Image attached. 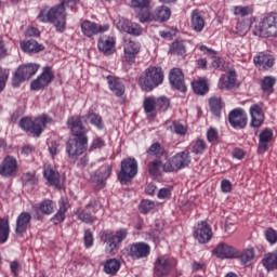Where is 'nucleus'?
Returning a JSON list of instances; mask_svg holds the SVG:
<instances>
[{"mask_svg":"<svg viewBox=\"0 0 277 277\" xmlns=\"http://www.w3.org/2000/svg\"><path fill=\"white\" fill-rule=\"evenodd\" d=\"M163 153H166V149L159 143L151 144L147 149V155H151L153 157H161Z\"/></svg>","mask_w":277,"mask_h":277,"instance_id":"obj_46","label":"nucleus"},{"mask_svg":"<svg viewBox=\"0 0 277 277\" xmlns=\"http://www.w3.org/2000/svg\"><path fill=\"white\" fill-rule=\"evenodd\" d=\"M250 116H251V127L254 129H259L263 121L265 120V115L263 114V108L259 106V104L252 105L250 107Z\"/></svg>","mask_w":277,"mask_h":277,"instance_id":"obj_21","label":"nucleus"},{"mask_svg":"<svg viewBox=\"0 0 277 277\" xmlns=\"http://www.w3.org/2000/svg\"><path fill=\"white\" fill-rule=\"evenodd\" d=\"M254 36L260 38H277V13L264 17L254 26Z\"/></svg>","mask_w":277,"mask_h":277,"instance_id":"obj_5","label":"nucleus"},{"mask_svg":"<svg viewBox=\"0 0 277 277\" xmlns=\"http://www.w3.org/2000/svg\"><path fill=\"white\" fill-rule=\"evenodd\" d=\"M109 90L116 94V96H122L124 94V85L118 78H108Z\"/></svg>","mask_w":277,"mask_h":277,"instance_id":"obj_38","label":"nucleus"},{"mask_svg":"<svg viewBox=\"0 0 277 277\" xmlns=\"http://www.w3.org/2000/svg\"><path fill=\"white\" fill-rule=\"evenodd\" d=\"M274 137V132L272 130L266 129L260 133V142H259V151L266 153L267 148H269V143Z\"/></svg>","mask_w":277,"mask_h":277,"instance_id":"obj_30","label":"nucleus"},{"mask_svg":"<svg viewBox=\"0 0 277 277\" xmlns=\"http://www.w3.org/2000/svg\"><path fill=\"white\" fill-rule=\"evenodd\" d=\"M238 36H246L250 31V21H242L236 25Z\"/></svg>","mask_w":277,"mask_h":277,"instance_id":"obj_49","label":"nucleus"},{"mask_svg":"<svg viewBox=\"0 0 277 277\" xmlns=\"http://www.w3.org/2000/svg\"><path fill=\"white\" fill-rule=\"evenodd\" d=\"M82 34L88 38H92V36H96V34H103V31H107L109 29V25L101 26L94 22L84 21L81 24Z\"/></svg>","mask_w":277,"mask_h":277,"instance_id":"obj_17","label":"nucleus"},{"mask_svg":"<svg viewBox=\"0 0 277 277\" xmlns=\"http://www.w3.org/2000/svg\"><path fill=\"white\" fill-rule=\"evenodd\" d=\"M131 5L136 10H146L150 8V0H131Z\"/></svg>","mask_w":277,"mask_h":277,"instance_id":"obj_55","label":"nucleus"},{"mask_svg":"<svg viewBox=\"0 0 277 277\" xmlns=\"http://www.w3.org/2000/svg\"><path fill=\"white\" fill-rule=\"evenodd\" d=\"M161 167V161L156 160L154 162H150L148 164V172L151 176H157L158 172H159V168Z\"/></svg>","mask_w":277,"mask_h":277,"instance_id":"obj_58","label":"nucleus"},{"mask_svg":"<svg viewBox=\"0 0 277 277\" xmlns=\"http://www.w3.org/2000/svg\"><path fill=\"white\" fill-rule=\"evenodd\" d=\"M253 62L260 70H267L274 66V56L261 52L253 58Z\"/></svg>","mask_w":277,"mask_h":277,"instance_id":"obj_23","label":"nucleus"},{"mask_svg":"<svg viewBox=\"0 0 277 277\" xmlns=\"http://www.w3.org/2000/svg\"><path fill=\"white\" fill-rule=\"evenodd\" d=\"M9 77L10 72L0 67V92H3V90H5V81H8Z\"/></svg>","mask_w":277,"mask_h":277,"instance_id":"obj_59","label":"nucleus"},{"mask_svg":"<svg viewBox=\"0 0 277 277\" xmlns=\"http://www.w3.org/2000/svg\"><path fill=\"white\" fill-rule=\"evenodd\" d=\"M213 237V232H211V227L207 222L202 221L199 223L195 230V239L199 241V243H207V241H211Z\"/></svg>","mask_w":277,"mask_h":277,"instance_id":"obj_18","label":"nucleus"},{"mask_svg":"<svg viewBox=\"0 0 277 277\" xmlns=\"http://www.w3.org/2000/svg\"><path fill=\"white\" fill-rule=\"evenodd\" d=\"M111 166H106L101 169L100 173L93 177V181H96L98 187L105 186V181L111 176Z\"/></svg>","mask_w":277,"mask_h":277,"instance_id":"obj_35","label":"nucleus"},{"mask_svg":"<svg viewBox=\"0 0 277 277\" xmlns=\"http://www.w3.org/2000/svg\"><path fill=\"white\" fill-rule=\"evenodd\" d=\"M11 272L14 276H18V272H21V263L18 261H13L10 263Z\"/></svg>","mask_w":277,"mask_h":277,"instance_id":"obj_63","label":"nucleus"},{"mask_svg":"<svg viewBox=\"0 0 277 277\" xmlns=\"http://www.w3.org/2000/svg\"><path fill=\"white\" fill-rule=\"evenodd\" d=\"M143 107L149 118L157 116V98L153 96L146 97L143 102Z\"/></svg>","mask_w":277,"mask_h":277,"instance_id":"obj_33","label":"nucleus"},{"mask_svg":"<svg viewBox=\"0 0 277 277\" xmlns=\"http://www.w3.org/2000/svg\"><path fill=\"white\" fill-rule=\"evenodd\" d=\"M10 239V221L0 219V243H5Z\"/></svg>","mask_w":277,"mask_h":277,"instance_id":"obj_39","label":"nucleus"},{"mask_svg":"<svg viewBox=\"0 0 277 277\" xmlns=\"http://www.w3.org/2000/svg\"><path fill=\"white\" fill-rule=\"evenodd\" d=\"M120 271V261L117 259H109L104 264L105 274H110L111 276L118 274Z\"/></svg>","mask_w":277,"mask_h":277,"instance_id":"obj_36","label":"nucleus"},{"mask_svg":"<svg viewBox=\"0 0 277 277\" xmlns=\"http://www.w3.org/2000/svg\"><path fill=\"white\" fill-rule=\"evenodd\" d=\"M129 235V230L127 228H121L116 232L115 235L110 234V237L117 241V243L120 246L127 239V236Z\"/></svg>","mask_w":277,"mask_h":277,"instance_id":"obj_50","label":"nucleus"},{"mask_svg":"<svg viewBox=\"0 0 277 277\" xmlns=\"http://www.w3.org/2000/svg\"><path fill=\"white\" fill-rule=\"evenodd\" d=\"M40 69V65L36 63H28L19 66L13 75L12 85L13 88H19L21 83L29 81L36 72Z\"/></svg>","mask_w":277,"mask_h":277,"instance_id":"obj_6","label":"nucleus"},{"mask_svg":"<svg viewBox=\"0 0 277 277\" xmlns=\"http://www.w3.org/2000/svg\"><path fill=\"white\" fill-rule=\"evenodd\" d=\"M190 27L197 34H200L205 29V17H202V12L194 10L192 12Z\"/></svg>","mask_w":277,"mask_h":277,"instance_id":"obj_25","label":"nucleus"},{"mask_svg":"<svg viewBox=\"0 0 277 277\" xmlns=\"http://www.w3.org/2000/svg\"><path fill=\"white\" fill-rule=\"evenodd\" d=\"M114 47H116V39L115 38H101L97 43L98 50L104 53V55H113Z\"/></svg>","mask_w":277,"mask_h":277,"instance_id":"obj_28","label":"nucleus"},{"mask_svg":"<svg viewBox=\"0 0 277 277\" xmlns=\"http://www.w3.org/2000/svg\"><path fill=\"white\" fill-rule=\"evenodd\" d=\"M98 209H101V205H98L96 199H92L87 203L85 210H80L77 212V217L84 224H94L96 216H94L92 213H98Z\"/></svg>","mask_w":277,"mask_h":277,"instance_id":"obj_8","label":"nucleus"},{"mask_svg":"<svg viewBox=\"0 0 277 277\" xmlns=\"http://www.w3.org/2000/svg\"><path fill=\"white\" fill-rule=\"evenodd\" d=\"M169 81L175 90L180 92H185L187 87L185 85V76L183 75V70L181 68H173L169 74Z\"/></svg>","mask_w":277,"mask_h":277,"instance_id":"obj_15","label":"nucleus"},{"mask_svg":"<svg viewBox=\"0 0 277 277\" xmlns=\"http://www.w3.org/2000/svg\"><path fill=\"white\" fill-rule=\"evenodd\" d=\"M169 53L171 55H185L186 53L185 41H174L170 45Z\"/></svg>","mask_w":277,"mask_h":277,"instance_id":"obj_42","label":"nucleus"},{"mask_svg":"<svg viewBox=\"0 0 277 277\" xmlns=\"http://www.w3.org/2000/svg\"><path fill=\"white\" fill-rule=\"evenodd\" d=\"M128 254L134 261L146 259V256L150 254V246H148L146 242L132 243L128 248Z\"/></svg>","mask_w":277,"mask_h":277,"instance_id":"obj_11","label":"nucleus"},{"mask_svg":"<svg viewBox=\"0 0 277 277\" xmlns=\"http://www.w3.org/2000/svg\"><path fill=\"white\" fill-rule=\"evenodd\" d=\"M140 51H142V45L140 44V42L133 40L126 42L123 52L127 64H135V57L140 55Z\"/></svg>","mask_w":277,"mask_h":277,"instance_id":"obj_13","label":"nucleus"},{"mask_svg":"<svg viewBox=\"0 0 277 277\" xmlns=\"http://www.w3.org/2000/svg\"><path fill=\"white\" fill-rule=\"evenodd\" d=\"M51 123V118L47 115L37 117L35 120H31L29 117H24L19 121V127L26 133H30L34 137H40L42 131L47 129V124Z\"/></svg>","mask_w":277,"mask_h":277,"instance_id":"obj_4","label":"nucleus"},{"mask_svg":"<svg viewBox=\"0 0 277 277\" xmlns=\"http://www.w3.org/2000/svg\"><path fill=\"white\" fill-rule=\"evenodd\" d=\"M214 254L217 259H235V248L226 243H221L214 249Z\"/></svg>","mask_w":277,"mask_h":277,"instance_id":"obj_24","label":"nucleus"},{"mask_svg":"<svg viewBox=\"0 0 277 277\" xmlns=\"http://www.w3.org/2000/svg\"><path fill=\"white\" fill-rule=\"evenodd\" d=\"M17 170L18 161L16 160V158L8 156L3 159L0 166V175L5 177L14 176Z\"/></svg>","mask_w":277,"mask_h":277,"instance_id":"obj_16","label":"nucleus"},{"mask_svg":"<svg viewBox=\"0 0 277 277\" xmlns=\"http://www.w3.org/2000/svg\"><path fill=\"white\" fill-rule=\"evenodd\" d=\"M265 238L271 243L274 246V243H277V233L274 228H267L265 230Z\"/></svg>","mask_w":277,"mask_h":277,"instance_id":"obj_56","label":"nucleus"},{"mask_svg":"<svg viewBox=\"0 0 277 277\" xmlns=\"http://www.w3.org/2000/svg\"><path fill=\"white\" fill-rule=\"evenodd\" d=\"M64 220H66V214L60 211H57L56 215L52 217V222H54V224H61Z\"/></svg>","mask_w":277,"mask_h":277,"instance_id":"obj_64","label":"nucleus"},{"mask_svg":"<svg viewBox=\"0 0 277 277\" xmlns=\"http://www.w3.org/2000/svg\"><path fill=\"white\" fill-rule=\"evenodd\" d=\"M67 127L76 137L67 142L66 153L69 157H79L88 150V130L79 116L70 117Z\"/></svg>","mask_w":277,"mask_h":277,"instance_id":"obj_1","label":"nucleus"},{"mask_svg":"<svg viewBox=\"0 0 277 277\" xmlns=\"http://www.w3.org/2000/svg\"><path fill=\"white\" fill-rule=\"evenodd\" d=\"M156 107H157V110L160 113L168 111V109H170V100L166 96L156 98Z\"/></svg>","mask_w":277,"mask_h":277,"instance_id":"obj_45","label":"nucleus"},{"mask_svg":"<svg viewBox=\"0 0 277 277\" xmlns=\"http://www.w3.org/2000/svg\"><path fill=\"white\" fill-rule=\"evenodd\" d=\"M54 209H55V205L51 199L43 200L39 206V210L43 215H51Z\"/></svg>","mask_w":277,"mask_h":277,"instance_id":"obj_43","label":"nucleus"},{"mask_svg":"<svg viewBox=\"0 0 277 277\" xmlns=\"http://www.w3.org/2000/svg\"><path fill=\"white\" fill-rule=\"evenodd\" d=\"M192 163V156L189 155V150H184L175 154L172 158V164L176 170H184Z\"/></svg>","mask_w":277,"mask_h":277,"instance_id":"obj_20","label":"nucleus"},{"mask_svg":"<svg viewBox=\"0 0 277 277\" xmlns=\"http://www.w3.org/2000/svg\"><path fill=\"white\" fill-rule=\"evenodd\" d=\"M155 207H157V203H155V201L143 200L140 206L141 213H144V214L150 213V211H153Z\"/></svg>","mask_w":277,"mask_h":277,"instance_id":"obj_51","label":"nucleus"},{"mask_svg":"<svg viewBox=\"0 0 277 277\" xmlns=\"http://www.w3.org/2000/svg\"><path fill=\"white\" fill-rule=\"evenodd\" d=\"M148 16H155L154 13H150L149 6L147 9H141V11L137 13V18L140 23H151V21L155 19H142V18H148Z\"/></svg>","mask_w":277,"mask_h":277,"instance_id":"obj_52","label":"nucleus"},{"mask_svg":"<svg viewBox=\"0 0 277 277\" xmlns=\"http://www.w3.org/2000/svg\"><path fill=\"white\" fill-rule=\"evenodd\" d=\"M262 263L268 272L277 269V252L275 251L266 254L262 260Z\"/></svg>","mask_w":277,"mask_h":277,"instance_id":"obj_37","label":"nucleus"},{"mask_svg":"<svg viewBox=\"0 0 277 277\" xmlns=\"http://www.w3.org/2000/svg\"><path fill=\"white\" fill-rule=\"evenodd\" d=\"M171 16L170 8L159 6L154 12V16H147L146 18L142 17L143 21H156L157 23H166Z\"/></svg>","mask_w":277,"mask_h":277,"instance_id":"obj_22","label":"nucleus"},{"mask_svg":"<svg viewBox=\"0 0 277 277\" xmlns=\"http://www.w3.org/2000/svg\"><path fill=\"white\" fill-rule=\"evenodd\" d=\"M207 150V143L202 138H198L192 147V153L194 155H203V153Z\"/></svg>","mask_w":277,"mask_h":277,"instance_id":"obj_44","label":"nucleus"},{"mask_svg":"<svg viewBox=\"0 0 277 277\" xmlns=\"http://www.w3.org/2000/svg\"><path fill=\"white\" fill-rule=\"evenodd\" d=\"M137 175V160L135 158H127L121 161V169L118 173L120 183H129L131 179Z\"/></svg>","mask_w":277,"mask_h":277,"instance_id":"obj_7","label":"nucleus"},{"mask_svg":"<svg viewBox=\"0 0 277 277\" xmlns=\"http://www.w3.org/2000/svg\"><path fill=\"white\" fill-rule=\"evenodd\" d=\"M101 240L106 243V251L108 254H117L120 249V245L111 237V234L104 232L101 236Z\"/></svg>","mask_w":277,"mask_h":277,"instance_id":"obj_26","label":"nucleus"},{"mask_svg":"<svg viewBox=\"0 0 277 277\" xmlns=\"http://www.w3.org/2000/svg\"><path fill=\"white\" fill-rule=\"evenodd\" d=\"M81 0H61V4L52 6L49 11L42 10L38 15L40 23H52L57 31L66 29V8H75Z\"/></svg>","mask_w":277,"mask_h":277,"instance_id":"obj_2","label":"nucleus"},{"mask_svg":"<svg viewBox=\"0 0 277 277\" xmlns=\"http://www.w3.org/2000/svg\"><path fill=\"white\" fill-rule=\"evenodd\" d=\"M21 49L24 53H40V51H44V45L38 43V41L30 39L27 41L21 42Z\"/></svg>","mask_w":277,"mask_h":277,"instance_id":"obj_29","label":"nucleus"},{"mask_svg":"<svg viewBox=\"0 0 277 277\" xmlns=\"http://www.w3.org/2000/svg\"><path fill=\"white\" fill-rule=\"evenodd\" d=\"M117 29L131 36H140L142 34V28L137 24L122 17L117 22Z\"/></svg>","mask_w":277,"mask_h":277,"instance_id":"obj_19","label":"nucleus"},{"mask_svg":"<svg viewBox=\"0 0 277 277\" xmlns=\"http://www.w3.org/2000/svg\"><path fill=\"white\" fill-rule=\"evenodd\" d=\"M224 101L220 96H212L209 100V107L213 116L220 118L222 116V109H224Z\"/></svg>","mask_w":277,"mask_h":277,"instance_id":"obj_31","label":"nucleus"},{"mask_svg":"<svg viewBox=\"0 0 277 277\" xmlns=\"http://www.w3.org/2000/svg\"><path fill=\"white\" fill-rule=\"evenodd\" d=\"M274 85H276V78L272 76H266L261 81V88L263 92H267L268 94H272L274 92Z\"/></svg>","mask_w":277,"mask_h":277,"instance_id":"obj_41","label":"nucleus"},{"mask_svg":"<svg viewBox=\"0 0 277 277\" xmlns=\"http://www.w3.org/2000/svg\"><path fill=\"white\" fill-rule=\"evenodd\" d=\"M157 196L159 200H164L166 198H170V196H172V193L169 188H160Z\"/></svg>","mask_w":277,"mask_h":277,"instance_id":"obj_62","label":"nucleus"},{"mask_svg":"<svg viewBox=\"0 0 277 277\" xmlns=\"http://www.w3.org/2000/svg\"><path fill=\"white\" fill-rule=\"evenodd\" d=\"M53 79H55V76L53 75L51 67H45L42 74L31 81L30 89L36 92H38V90H44V88L52 83Z\"/></svg>","mask_w":277,"mask_h":277,"instance_id":"obj_10","label":"nucleus"},{"mask_svg":"<svg viewBox=\"0 0 277 277\" xmlns=\"http://www.w3.org/2000/svg\"><path fill=\"white\" fill-rule=\"evenodd\" d=\"M143 77L140 78V85L145 92H153L155 88L163 83V69L161 67H148Z\"/></svg>","mask_w":277,"mask_h":277,"instance_id":"obj_3","label":"nucleus"},{"mask_svg":"<svg viewBox=\"0 0 277 277\" xmlns=\"http://www.w3.org/2000/svg\"><path fill=\"white\" fill-rule=\"evenodd\" d=\"M221 189L224 192V194H228L233 189V184L228 180H223L221 182Z\"/></svg>","mask_w":277,"mask_h":277,"instance_id":"obj_61","label":"nucleus"},{"mask_svg":"<svg viewBox=\"0 0 277 277\" xmlns=\"http://www.w3.org/2000/svg\"><path fill=\"white\" fill-rule=\"evenodd\" d=\"M174 267H176V260L159 256L155 263L154 274L157 277L168 276Z\"/></svg>","mask_w":277,"mask_h":277,"instance_id":"obj_9","label":"nucleus"},{"mask_svg":"<svg viewBox=\"0 0 277 277\" xmlns=\"http://www.w3.org/2000/svg\"><path fill=\"white\" fill-rule=\"evenodd\" d=\"M43 176L50 184L54 185V187H60V173H57L53 169V167H45L43 171Z\"/></svg>","mask_w":277,"mask_h":277,"instance_id":"obj_34","label":"nucleus"},{"mask_svg":"<svg viewBox=\"0 0 277 277\" xmlns=\"http://www.w3.org/2000/svg\"><path fill=\"white\" fill-rule=\"evenodd\" d=\"M193 90L195 94H199L200 96H205L207 92H209V84H207V80L201 79L193 82Z\"/></svg>","mask_w":277,"mask_h":277,"instance_id":"obj_40","label":"nucleus"},{"mask_svg":"<svg viewBox=\"0 0 277 277\" xmlns=\"http://www.w3.org/2000/svg\"><path fill=\"white\" fill-rule=\"evenodd\" d=\"M83 239L85 248H92L94 246V235L92 232H90V229L84 232Z\"/></svg>","mask_w":277,"mask_h":277,"instance_id":"obj_57","label":"nucleus"},{"mask_svg":"<svg viewBox=\"0 0 277 277\" xmlns=\"http://www.w3.org/2000/svg\"><path fill=\"white\" fill-rule=\"evenodd\" d=\"M219 137H220V133L217 132V129L210 128L207 131V140H208V142H210V144H216Z\"/></svg>","mask_w":277,"mask_h":277,"instance_id":"obj_54","label":"nucleus"},{"mask_svg":"<svg viewBox=\"0 0 277 277\" xmlns=\"http://www.w3.org/2000/svg\"><path fill=\"white\" fill-rule=\"evenodd\" d=\"M228 122L233 129H246V124H248V116L243 109L236 108L229 113Z\"/></svg>","mask_w":277,"mask_h":277,"instance_id":"obj_12","label":"nucleus"},{"mask_svg":"<svg viewBox=\"0 0 277 277\" xmlns=\"http://www.w3.org/2000/svg\"><path fill=\"white\" fill-rule=\"evenodd\" d=\"M90 124H93V127H96L97 129H103V118L101 117V115L96 114V113H92L89 114L87 116Z\"/></svg>","mask_w":277,"mask_h":277,"instance_id":"obj_48","label":"nucleus"},{"mask_svg":"<svg viewBox=\"0 0 277 277\" xmlns=\"http://www.w3.org/2000/svg\"><path fill=\"white\" fill-rule=\"evenodd\" d=\"M104 146H105V141H103V138L101 137H95L92 141L89 150H96L98 148H103Z\"/></svg>","mask_w":277,"mask_h":277,"instance_id":"obj_60","label":"nucleus"},{"mask_svg":"<svg viewBox=\"0 0 277 277\" xmlns=\"http://www.w3.org/2000/svg\"><path fill=\"white\" fill-rule=\"evenodd\" d=\"M199 49L205 53V55H208V57L212 60V67H214L215 70H217V68H222V58L217 55L215 50L210 49L207 45H200Z\"/></svg>","mask_w":277,"mask_h":277,"instance_id":"obj_32","label":"nucleus"},{"mask_svg":"<svg viewBox=\"0 0 277 277\" xmlns=\"http://www.w3.org/2000/svg\"><path fill=\"white\" fill-rule=\"evenodd\" d=\"M170 129L172 133H176V135H187V127L179 121H173Z\"/></svg>","mask_w":277,"mask_h":277,"instance_id":"obj_47","label":"nucleus"},{"mask_svg":"<svg viewBox=\"0 0 277 277\" xmlns=\"http://www.w3.org/2000/svg\"><path fill=\"white\" fill-rule=\"evenodd\" d=\"M237 83V76L234 71H229L227 76H222L219 80L220 90H233Z\"/></svg>","mask_w":277,"mask_h":277,"instance_id":"obj_27","label":"nucleus"},{"mask_svg":"<svg viewBox=\"0 0 277 277\" xmlns=\"http://www.w3.org/2000/svg\"><path fill=\"white\" fill-rule=\"evenodd\" d=\"M254 259V250L253 249H246L241 254H240V260L243 265H248L250 261Z\"/></svg>","mask_w":277,"mask_h":277,"instance_id":"obj_53","label":"nucleus"},{"mask_svg":"<svg viewBox=\"0 0 277 277\" xmlns=\"http://www.w3.org/2000/svg\"><path fill=\"white\" fill-rule=\"evenodd\" d=\"M31 226V213L22 212L16 219L15 234L17 237H25L27 229Z\"/></svg>","mask_w":277,"mask_h":277,"instance_id":"obj_14","label":"nucleus"}]
</instances>
